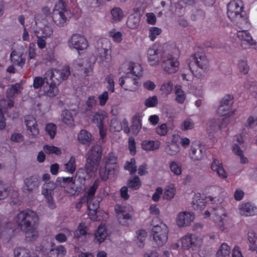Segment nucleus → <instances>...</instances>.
<instances>
[{
  "label": "nucleus",
  "mask_w": 257,
  "mask_h": 257,
  "mask_svg": "<svg viewBox=\"0 0 257 257\" xmlns=\"http://www.w3.org/2000/svg\"><path fill=\"white\" fill-rule=\"evenodd\" d=\"M239 212L245 216H253L257 214V208L250 203H242L239 208Z\"/></svg>",
  "instance_id": "b1692460"
},
{
  "label": "nucleus",
  "mask_w": 257,
  "mask_h": 257,
  "mask_svg": "<svg viewBox=\"0 0 257 257\" xmlns=\"http://www.w3.org/2000/svg\"><path fill=\"white\" fill-rule=\"evenodd\" d=\"M128 187L133 190H137L142 186V182L138 176H135L127 181Z\"/></svg>",
  "instance_id": "473e14b6"
},
{
  "label": "nucleus",
  "mask_w": 257,
  "mask_h": 257,
  "mask_svg": "<svg viewBox=\"0 0 257 257\" xmlns=\"http://www.w3.org/2000/svg\"><path fill=\"white\" fill-rule=\"evenodd\" d=\"M194 219V215L189 212H180L176 218V224L179 227H183L190 225Z\"/></svg>",
  "instance_id": "a211bd4d"
},
{
  "label": "nucleus",
  "mask_w": 257,
  "mask_h": 257,
  "mask_svg": "<svg viewBox=\"0 0 257 257\" xmlns=\"http://www.w3.org/2000/svg\"><path fill=\"white\" fill-rule=\"evenodd\" d=\"M58 84L46 80V84L44 87L45 94L49 97H54L59 92L57 86Z\"/></svg>",
  "instance_id": "393cba45"
},
{
  "label": "nucleus",
  "mask_w": 257,
  "mask_h": 257,
  "mask_svg": "<svg viewBox=\"0 0 257 257\" xmlns=\"http://www.w3.org/2000/svg\"><path fill=\"white\" fill-rule=\"evenodd\" d=\"M182 247L184 249H189L192 248L193 250H195L202 243L200 238L195 234L188 233L181 239Z\"/></svg>",
  "instance_id": "ddd939ff"
},
{
  "label": "nucleus",
  "mask_w": 257,
  "mask_h": 257,
  "mask_svg": "<svg viewBox=\"0 0 257 257\" xmlns=\"http://www.w3.org/2000/svg\"><path fill=\"white\" fill-rule=\"evenodd\" d=\"M136 164V160L134 158H132L130 161H127L125 163L124 168L125 170L128 171L131 175H133L137 170Z\"/></svg>",
  "instance_id": "a18cd8bd"
},
{
  "label": "nucleus",
  "mask_w": 257,
  "mask_h": 257,
  "mask_svg": "<svg viewBox=\"0 0 257 257\" xmlns=\"http://www.w3.org/2000/svg\"><path fill=\"white\" fill-rule=\"evenodd\" d=\"M27 130L30 131V135L36 137L39 133L38 124L35 118L31 115L27 116L25 119Z\"/></svg>",
  "instance_id": "4be33fe9"
},
{
  "label": "nucleus",
  "mask_w": 257,
  "mask_h": 257,
  "mask_svg": "<svg viewBox=\"0 0 257 257\" xmlns=\"http://www.w3.org/2000/svg\"><path fill=\"white\" fill-rule=\"evenodd\" d=\"M166 151L169 155L174 156L179 151V147L178 145L170 144L167 146Z\"/></svg>",
  "instance_id": "338daca9"
},
{
  "label": "nucleus",
  "mask_w": 257,
  "mask_h": 257,
  "mask_svg": "<svg viewBox=\"0 0 257 257\" xmlns=\"http://www.w3.org/2000/svg\"><path fill=\"white\" fill-rule=\"evenodd\" d=\"M17 218L18 225L26 234V240L32 241L36 239L39 236L37 230L39 218L37 213L27 209L21 211L17 215Z\"/></svg>",
  "instance_id": "f03ea898"
},
{
  "label": "nucleus",
  "mask_w": 257,
  "mask_h": 257,
  "mask_svg": "<svg viewBox=\"0 0 257 257\" xmlns=\"http://www.w3.org/2000/svg\"><path fill=\"white\" fill-rule=\"evenodd\" d=\"M105 115L103 113L96 112L94 115L93 117V122L97 124V126H98L100 125H103V120L105 118Z\"/></svg>",
  "instance_id": "69168bd1"
},
{
  "label": "nucleus",
  "mask_w": 257,
  "mask_h": 257,
  "mask_svg": "<svg viewBox=\"0 0 257 257\" xmlns=\"http://www.w3.org/2000/svg\"><path fill=\"white\" fill-rule=\"evenodd\" d=\"M173 84L171 81L164 83L161 87L160 90L162 93L168 95L170 94L173 90Z\"/></svg>",
  "instance_id": "864d4df0"
},
{
  "label": "nucleus",
  "mask_w": 257,
  "mask_h": 257,
  "mask_svg": "<svg viewBox=\"0 0 257 257\" xmlns=\"http://www.w3.org/2000/svg\"><path fill=\"white\" fill-rule=\"evenodd\" d=\"M168 232V228L164 223H160L153 227L151 234L156 247L162 246L167 242Z\"/></svg>",
  "instance_id": "39448f33"
},
{
  "label": "nucleus",
  "mask_w": 257,
  "mask_h": 257,
  "mask_svg": "<svg viewBox=\"0 0 257 257\" xmlns=\"http://www.w3.org/2000/svg\"><path fill=\"white\" fill-rule=\"evenodd\" d=\"M244 9L242 0H231L227 5V15L229 19L233 21L238 17H241Z\"/></svg>",
  "instance_id": "1a4fd4ad"
},
{
  "label": "nucleus",
  "mask_w": 257,
  "mask_h": 257,
  "mask_svg": "<svg viewBox=\"0 0 257 257\" xmlns=\"http://www.w3.org/2000/svg\"><path fill=\"white\" fill-rule=\"evenodd\" d=\"M62 121L69 126L74 125V119L71 112L68 110H65L62 113Z\"/></svg>",
  "instance_id": "e433bc0d"
},
{
  "label": "nucleus",
  "mask_w": 257,
  "mask_h": 257,
  "mask_svg": "<svg viewBox=\"0 0 257 257\" xmlns=\"http://www.w3.org/2000/svg\"><path fill=\"white\" fill-rule=\"evenodd\" d=\"M179 66V61L172 55L168 56L166 59L163 61L162 64V67L164 70L168 74H172L177 72Z\"/></svg>",
  "instance_id": "f3484780"
},
{
  "label": "nucleus",
  "mask_w": 257,
  "mask_h": 257,
  "mask_svg": "<svg viewBox=\"0 0 257 257\" xmlns=\"http://www.w3.org/2000/svg\"><path fill=\"white\" fill-rule=\"evenodd\" d=\"M114 172H110L109 168H106L105 165L104 167H101L99 169V176L101 180L106 181L108 179L109 175H113Z\"/></svg>",
  "instance_id": "6e6d98bb"
},
{
  "label": "nucleus",
  "mask_w": 257,
  "mask_h": 257,
  "mask_svg": "<svg viewBox=\"0 0 257 257\" xmlns=\"http://www.w3.org/2000/svg\"><path fill=\"white\" fill-rule=\"evenodd\" d=\"M176 190L174 187H168L165 188L163 198L167 200H170L174 196Z\"/></svg>",
  "instance_id": "052dcab7"
},
{
  "label": "nucleus",
  "mask_w": 257,
  "mask_h": 257,
  "mask_svg": "<svg viewBox=\"0 0 257 257\" xmlns=\"http://www.w3.org/2000/svg\"><path fill=\"white\" fill-rule=\"evenodd\" d=\"M46 77H42L41 76H36L34 78L33 80V87L35 89H39L41 88L46 82Z\"/></svg>",
  "instance_id": "4d7b16f0"
},
{
  "label": "nucleus",
  "mask_w": 257,
  "mask_h": 257,
  "mask_svg": "<svg viewBox=\"0 0 257 257\" xmlns=\"http://www.w3.org/2000/svg\"><path fill=\"white\" fill-rule=\"evenodd\" d=\"M143 69L142 66L132 61H126L122 63L119 68V72L126 75L135 74L137 76L143 75Z\"/></svg>",
  "instance_id": "f8f14e48"
},
{
  "label": "nucleus",
  "mask_w": 257,
  "mask_h": 257,
  "mask_svg": "<svg viewBox=\"0 0 257 257\" xmlns=\"http://www.w3.org/2000/svg\"><path fill=\"white\" fill-rule=\"evenodd\" d=\"M57 181L60 182L62 184L63 187L65 188L67 186L70 187L71 189L72 190V192L74 191L75 186V181L73 180L72 177H58Z\"/></svg>",
  "instance_id": "2f4dec72"
},
{
  "label": "nucleus",
  "mask_w": 257,
  "mask_h": 257,
  "mask_svg": "<svg viewBox=\"0 0 257 257\" xmlns=\"http://www.w3.org/2000/svg\"><path fill=\"white\" fill-rule=\"evenodd\" d=\"M101 154L102 149L100 146L96 145L91 147L87 154L85 169L87 173L96 171L101 158Z\"/></svg>",
  "instance_id": "7ed1b4c3"
},
{
  "label": "nucleus",
  "mask_w": 257,
  "mask_h": 257,
  "mask_svg": "<svg viewBox=\"0 0 257 257\" xmlns=\"http://www.w3.org/2000/svg\"><path fill=\"white\" fill-rule=\"evenodd\" d=\"M42 33V36L44 38L50 37L52 35L53 31L52 28L49 26H45L41 30Z\"/></svg>",
  "instance_id": "774afa93"
},
{
  "label": "nucleus",
  "mask_w": 257,
  "mask_h": 257,
  "mask_svg": "<svg viewBox=\"0 0 257 257\" xmlns=\"http://www.w3.org/2000/svg\"><path fill=\"white\" fill-rule=\"evenodd\" d=\"M211 168L214 172H216L220 178H226L227 174L222 166V163L217 159H213L211 165Z\"/></svg>",
  "instance_id": "a878e982"
},
{
  "label": "nucleus",
  "mask_w": 257,
  "mask_h": 257,
  "mask_svg": "<svg viewBox=\"0 0 257 257\" xmlns=\"http://www.w3.org/2000/svg\"><path fill=\"white\" fill-rule=\"evenodd\" d=\"M162 32V29L156 27H151L149 30V37L150 39L152 41H154L156 39L157 37L161 34Z\"/></svg>",
  "instance_id": "603ef678"
},
{
  "label": "nucleus",
  "mask_w": 257,
  "mask_h": 257,
  "mask_svg": "<svg viewBox=\"0 0 257 257\" xmlns=\"http://www.w3.org/2000/svg\"><path fill=\"white\" fill-rule=\"evenodd\" d=\"M43 150L45 152L48 154H54L57 156H60L62 153L61 149L54 146L45 145L43 147Z\"/></svg>",
  "instance_id": "09e8293b"
},
{
  "label": "nucleus",
  "mask_w": 257,
  "mask_h": 257,
  "mask_svg": "<svg viewBox=\"0 0 257 257\" xmlns=\"http://www.w3.org/2000/svg\"><path fill=\"white\" fill-rule=\"evenodd\" d=\"M158 103V99L156 95L149 97L146 99L145 104L147 107H153L155 106Z\"/></svg>",
  "instance_id": "0e129e2a"
},
{
  "label": "nucleus",
  "mask_w": 257,
  "mask_h": 257,
  "mask_svg": "<svg viewBox=\"0 0 257 257\" xmlns=\"http://www.w3.org/2000/svg\"><path fill=\"white\" fill-rule=\"evenodd\" d=\"M233 152L237 156L240 157V162L242 164L247 163L248 159L243 156L242 151L240 149V147L237 144H234L232 147Z\"/></svg>",
  "instance_id": "de8ad7c7"
},
{
  "label": "nucleus",
  "mask_w": 257,
  "mask_h": 257,
  "mask_svg": "<svg viewBox=\"0 0 257 257\" xmlns=\"http://www.w3.org/2000/svg\"><path fill=\"white\" fill-rule=\"evenodd\" d=\"M45 130L47 133L50 136L51 139H54L56 133V125L53 123H50L46 125Z\"/></svg>",
  "instance_id": "bf43d9fd"
},
{
  "label": "nucleus",
  "mask_w": 257,
  "mask_h": 257,
  "mask_svg": "<svg viewBox=\"0 0 257 257\" xmlns=\"http://www.w3.org/2000/svg\"><path fill=\"white\" fill-rule=\"evenodd\" d=\"M70 48L75 49L78 51H82L87 48L88 43L83 36L78 34H73L68 42Z\"/></svg>",
  "instance_id": "4468645a"
},
{
  "label": "nucleus",
  "mask_w": 257,
  "mask_h": 257,
  "mask_svg": "<svg viewBox=\"0 0 257 257\" xmlns=\"http://www.w3.org/2000/svg\"><path fill=\"white\" fill-rule=\"evenodd\" d=\"M140 19L139 17L131 16L127 20V25L131 29H137L140 24Z\"/></svg>",
  "instance_id": "49530a36"
},
{
  "label": "nucleus",
  "mask_w": 257,
  "mask_h": 257,
  "mask_svg": "<svg viewBox=\"0 0 257 257\" xmlns=\"http://www.w3.org/2000/svg\"><path fill=\"white\" fill-rule=\"evenodd\" d=\"M198 196H195L192 201V207L195 210H202L204 209L206 202L203 199L198 198Z\"/></svg>",
  "instance_id": "c03bdc74"
},
{
  "label": "nucleus",
  "mask_w": 257,
  "mask_h": 257,
  "mask_svg": "<svg viewBox=\"0 0 257 257\" xmlns=\"http://www.w3.org/2000/svg\"><path fill=\"white\" fill-rule=\"evenodd\" d=\"M233 96L228 94L225 95L220 102V105L217 109V113L222 116L221 120L220 119H212L208 120L206 123L207 130L209 134L214 132L220 131L231 120L235 110L230 111V109L233 103Z\"/></svg>",
  "instance_id": "f257e3e1"
},
{
  "label": "nucleus",
  "mask_w": 257,
  "mask_h": 257,
  "mask_svg": "<svg viewBox=\"0 0 257 257\" xmlns=\"http://www.w3.org/2000/svg\"><path fill=\"white\" fill-rule=\"evenodd\" d=\"M107 237V231L104 224L98 226L96 231L95 232V239L99 243L102 242Z\"/></svg>",
  "instance_id": "c85d7f7f"
},
{
  "label": "nucleus",
  "mask_w": 257,
  "mask_h": 257,
  "mask_svg": "<svg viewBox=\"0 0 257 257\" xmlns=\"http://www.w3.org/2000/svg\"><path fill=\"white\" fill-rule=\"evenodd\" d=\"M117 157L112 153H109L105 158V165L106 168H109L110 172H115L117 165Z\"/></svg>",
  "instance_id": "bb28decb"
},
{
  "label": "nucleus",
  "mask_w": 257,
  "mask_h": 257,
  "mask_svg": "<svg viewBox=\"0 0 257 257\" xmlns=\"http://www.w3.org/2000/svg\"><path fill=\"white\" fill-rule=\"evenodd\" d=\"M212 214L216 217L215 220L222 221V216H226V214L222 207H217L213 211Z\"/></svg>",
  "instance_id": "680f3d73"
},
{
  "label": "nucleus",
  "mask_w": 257,
  "mask_h": 257,
  "mask_svg": "<svg viewBox=\"0 0 257 257\" xmlns=\"http://www.w3.org/2000/svg\"><path fill=\"white\" fill-rule=\"evenodd\" d=\"M24 182V188L29 192L37 189L40 184L39 178L37 175H33L26 178Z\"/></svg>",
  "instance_id": "412c9836"
},
{
  "label": "nucleus",
  "mask_w": 257,
  "mask_h": 257,
  "mask_svg": "<svg viewBox=\"0 0 257 257\" xmlns=\"http://www.w3.org/2000/svg\"><path fill=\"white\" fill-rule=\"evenodd\" d=\"M148 62L151 66H155L159 64V57L158 50L156 45L150 47L147 52Z\"/></svg>",
  "instance_id": "5701e85b"
},
{
  "label": "nucleus",
  "mask_w": 257,
  "mask_h": 257,
  "mask_svg": "<svg viewBox=\"0 0 257 257\" xmlns=\"http://www.w3.org/2000/svg\"><path fill=\"white\" fill-rule=\"evenodd\" d=\"M56 187V184L53 181H49L44 184L42 186V194L46 198L48 207L51 209L56 207L53 199L54 190Z\"/></svg>",
  "instance_id": "9d476101"
},
{
  "label": "nucleus",
  "mask_w": 257,
  "mask_h": 257,
  "mask_svg": "<svg viewBox=\"0 0 257 257\" xmlns=\"http://www.w3.org/2000/svg\"><path fill=\"white\" fill-rule=\"evenodd\" d=\"M70 12L66 9V4L60 0L55 6L52 14V19L54 23L59 27L64 26L68 21Z\"/></svg>",
  "instance_id": "20e7f679"
},
{
  "label": "nucleus",
  "mask_w": 257,
  "mask_h": 257,
  "mask_svg": "<svg viewBox=\"0 0 257 257\" xmlns=\"http://www.w3.org/2000/svg\"><path fill=\"white\" fill-rule=\"evenodd\" d=\"M190 155L191 159L195 161L201 160L204 157L205 151L201 149L200 147H198V149L192 147Z\"/></svg>",
  "instance_id": "7c9ffc66"
},
{
  "label": "nucleus",
  "mask_w": 257,
  "mask_h": 257,
  "mask_svg": "<svg viewBox=\"0 0 257 257\" xmlns=\"http://www.w3.org/2000/svg\"><path fill=\"white\" fill-rule=\"evenodd\" d=\"M169 168L171 171L175 175H180L182 173L181 166L175 161L169 162Z\"/></svg>",
  "instance_id": "8fccbe9b"
},
{
  "label": "nucleus",
  "mask_w": 257,
  "mask_h": 257,
  "mask_svg": "<svg viewBox=\"0 0 257 257\" xmlns=\"http://www.w3.org/2000/svg\"><path fill=\"white\" fill-rule=\"evenodd\" d=\"M14 105V102L11 99L8 100L5 99L0 100V108H3V111H6L7 109L13 107Z\"/></svg>",
  "instance_id": "e2e57ef3"
},
{
  "label": "nucleus",
  "mask_w": 257,
  "mask_h": 257,
  "mask_svg": "<svg viewBox=\"0 0 257 257\" xmlns=\"http://www.w3.org/2000/svg\"><path fill=\"white\" fill-rule=\"evenodd\" d=\"M114 210L118 222L123 225H126L127 221L132 218V216L126 206L116 204L114 207Z\"/></svg>",
  "instance_id": "dca6fc26"
},
{
  "label": "nucleus",
  "mask_w": 257,
  "mask_h": 257,
  "mask_svg": "<svg viewBox=\"0 0 257 257\" xmlns=\"http://www.w3.org/2000/svg\"><path fill=\"white\" fill-rule=\"evenodd\" d=\"M230 253L229 246L226 243H223L216 253V257H228Z\"/></svg>",
  "instance_id": "4c0bfd02"
},
{
  "label": "nucleus",
  "mask_w": 257,
  "mask_h": 257,
  "mask_svg": "<svg viewBox=\"0 0 257 257\" xmlns=\"http://www.w3.org/2000/svg\"><path fill=\"white\" fill-rule=\"evenodd\" d=\"M237 37L241 40V46L242 48L245 49L248 48L250 46L256 44L251 36L247 31H238L237 32Z\"/></svg>",
  "instance_id": "6ab92c4d"
},
{
  "label": "nucleus",
  "mask_w": 257,
  "mask_h": 257,
  "mask_svg": "<svg viewBox=\"0 0 257 257\" xmlns=\"http://www.w3.org/2000/svg\"><path fill=\"white\" fill-rule=\"evenodd\" d=\"M97 60L99 63L109 64L111 61V44L107 39H102L98 41Z\"/></svg>",
  "instance_id": "423d86ee"
},
{
  "label": "nucleus",
  "mask_w": 257,
  "mask_h": 257,
  "mask_svg": "<svg viewBox=\"0 0 257 257\" xmlns=\"http://www.w3.org/2000/svg\"><path fill=\"white\" fill-rule=\"evenodd\" d=\"M47 73L48 75L50 74L49 81L59 85L61 81L67 79L70 74V71L69 66H66L62 70H51L48 71Z\"/></svg>",
  "instance_id": "2eb2a0df"
},
{
  "label": "nucleus",
  "mask_w": 257,
  "mask_h": 257,
  "mask_svg": "<svg viewBox=\"0 0 257 257\" xmlns=\"http://www.w3.org/2000/svg\"><path fill=\"white\" fill-rule=\"evenodd\" d=\"M248 240L251 245L249 249L252 251H256L257 253V234L253 231H250L248 233Z\"/></svg>",
  "instance_id": "72a5a7b5"
},
{
  "label": "nucleus",
  "mask_w": 257,
  "mask_h": 257,
  "mask_svg": "<svg viewBox=\"0 0 257 257\" xmlns=\"http://www.w3.org/2000/svg\"><path fill=\"white\" fill-rule=\"evenodd\" d=\"M98 187V182L95 180L92 184V186L88 189L86 199L88 203V208L89 210L88 215L92 220H96L95 215L97 210L99 206V202L96 203H91L90 201L92 200L95 194V192Z\"/></svg>",
  "instance_id": "6e6552de"
},
{
  "label": "nucleus",
  "mask_w": 257,
  "mask_h": 257,
  "mask_svg": "<svg viewBox=\"0 0 257 257\" xmlns=\"http://www.w3.org/2000/svg\"><path fill=\"white\" fill-rule=\"evenodd\" d=\"M76 159L74 156H71L69 161L64 165V168L66 172L73 174L76 170Z\"/></svg>",
  "instance_id": "79ce46f5"
},
{
  "label": "nucleus",
  "mask_w": 257,
  "mask_h": 257,
  "mask_svg": "<svg viewBox=\"0 0 257 257\" xmlns=\"http://www.w3.org/2000/svg\"><path fill=\"white\" fill-rule=\"evenodd\" d=\"M42 14H37L35 16V20L36 24L39 21L46 19L51 14V10L48 7H44L42 8Z\"/></svg>",
  "instance_id": "ea45409f"
},
{
  "label": "nucleus",
  "mask_w": 257,
  "mask_h": 257,
  "mask_svg": "<svg viewBox=\"0 0 257 257\" xmlns=\"http://www.w3.org/2000/svg\"><path fill=\"white\" fill-rule=\"evenodd\" d=\"M91 134L86 130H81L78 136L79 142L84 145H89L91 141Z\"/></svg>",
  "instance_id": "c756f323"
},
{
  "label": "nucleus",
  "mask_w": 257,
  "mask_h": 257,
  "mask_svg": "<svg viewBox=\"0 0 257 257\" xmlns=\"http://www.w3.org/2000/svg\"><path fill=\"white\" fill-rule=\"evenodd\" d=\"M15 257H28L30 251L28 249L23 247H17L14 250Z\"/></svg>",
  "instance_id": "5fc2aeb1"
},
{
  "label": "nucleus",
  "mask_w": 257,
  "mask_h": 257,
  "mask_svg": "<svg viewBox=\"0 0 257 257\" xmlns=\"http://www.w3.org/2000/svg\"><path fill=\"white\" fill-rule=\"evenodd\" d=\"M188 66L193 75L195 74V67L205 70L208 66V61L204 54L197 53L189 58Z\"/></svg>",
  "instance_id": "0eeeda50"
},
{
  "label": "nucleus",
  "mask_w": 257,
  "mask_h": 257,
  "mask_svg": "<svg viewBox=\"0 0 257 257\" xmlns=\"http://www.w3.org/2000/svg\"><path fill=\"white\" fill-rule=\"evenodd\" d=\"M74 65L75 70L73 75L75 77H85L93 71V65L90 63L86 64L85 66L80 63H76Z\"/></svg>",
  "instance_id": "aec40b11"
},
{
  "label": "nucleus",
  "mask_w": 257,
  "mask_h": 257,
  "mask_svg": "<svg viewBox=\"0 0 257 257\" xmlns=\"http://www.w3.org/2000/svg\"><path fill=\"white\" fill-rule=\"evenodd\" d=\"M87 233V227L85 223L81 222L78 225V228L74 232L75 237L79 238L82 236L86 235Z\"/></svg>",
  "instance_id": "37998d69"
},
{
  "label": "nucleus",
  "mask_w": 257,
  "mask_h": 257,
  "mask_svg": "<svg viewBox=\"0 0 257 257\" xmlns=\"http://www.w3.org/2000/svg\"><path fill=\"white\" fill-rule=\"evenodd\" d=\"M114 76L112 74H109L105 78V81L107 83L106 88L108 91L111 93L114 92Z\"/></svg>",
  "instance_id": "3c124183"
},
{
  "label": "nucleus",
  "mask_w": 257,
  "mask_h": 257,
  "mask_svg": "<svg viewBox=\"0 0 257 257\" xmlns=\"http://www.w3.org/2000/svg\"><path fill=\"white\" fill-rule=\"evenodd\" d=\"M175 93L176 95L175 100L176 101L180 104H182L184 103L186 95L185 94L182 90V87L181 85H176L175 87Z\"/></svg>",
  "instance_id": "c9c22d12"
},
{
  "label": "nucleus",
  "mask_w": 257,
  "mask_h": 257,
  "mask_svg": "<svg viewBox=\"0 0 257 257\" xmlns=\"http://www.w3.org/2000/svg\"><path fill=\"white\" fill-rule=\"evenodd\" d=\"M142 128V120L139 116L133 117L131 131L134 134H138Z\"/></svg>",
  "instance_id": "58836bf2"
},
{
  "label": "nucleus",
  "mask_w": 257,
  "mask_h": 257,
  "mask_svg": "<svg viewBox=\"0 0 257 257\" xmlns=\"http://www.w3.org/2000/svg\"><path fill=\"white\" fill-rule=\"evenodd\" d=\"M142 148L147 151H152L158 149L160 142L158 141L144 140L141 144Z\"/></svg>",
  "instance_id": "cd10ccee"
},
{
  "label": "nucleus",
  "mask_w": 257,
  "mask_h": 257,
  "mask_svg": "<svg viewBox=\"0 0 257 257\" xmlns=\"http://www.w3.org/2000/svg\"><path fill=\"white\" fill-rule=\"evenodd\" d=\"M21 86L19 83L12 85L7 91V96L10 98H13L16 95L21 93Z\"/></svg>",
  "instance_id": "f704fd0d"
},
{
  "label": "nucleus",
  "mask_w": 257,
  "mask_h": 257,
  "mask_svg": "<svg viewBox=\"0 0 257 257\" xmlns=\"http://www.w3.org/2000/svg\"><path fill=\"white\" fill-rule=\"evenodd\" d=\"M141 77L135 74L125 75L119 78L120 86L126 90L134 91L139 86L138 80Z\"/></svg>",
  "instance_id": "9b49d317"
},
{
  "label": "nucleus",
  "mask_w": 257,
  "mask_h": 257,
  "mask_svg": "<svg viewBox=\"0 0 257 257\" xmlns=\"http://www.w3.org/2000/svg\"><path fill=\"white\" fill-rule=\"evenodd\" d=\"M110 13L113 21L115 22H120L123 18V12L119 7L113 8Z\"/></svg>",
  "instance_id": "a19ab883"
},
{
  "label": "nucleus",
  "mask_w": 257,
  "mask_h": 257,
  "mask_svg": "<svg viewBox=\"0 0 257 257\" xmlns=\"http://www.w3.org/2000/svg\"><path fill=\"white\" fill-rule=\"evenodd\" d=\"M194 127V123L193 120L190 118H187L184 120L181 125L180 128L183 131H186L191 130Z\"/></svg>",
  "instance_id": "13d9d810"
}]
</instances>
